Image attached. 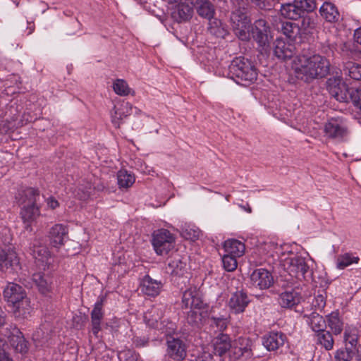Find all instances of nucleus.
Masks as SVG:
<instances>
[{
    "label": "nucleus",
    "mask_w": 361,
    "mask_h": 361,
    "mask_svg": "<svg viewBox=\"0 0 361 361\" xmlns=\"http://www.w3.org/2000/svg\"><path fill=\"white\" fill-rule=\"evenodd\" d=\"M286 336L282 332H270L263 338V345L269 351H275L282 347Z\"/></svg>",
    "instance_id": "obj_19"
},
{
    "label": "nucleus",
    "mask_w": 361,
    "mask_h": 361,
    "mask_svg": "<svg viewBox=\"0 0 361 361\" xmlns=\"http://www.w3.org/2000/svg\"><path fill=\"white\" fill-rule=\"evenodd\" d=\"M19 268L20 262L16 252L10 248H0V271L13 272Z\"/></svg>",
    "instance_id": "obj_9"
},
{
    "label": "nucleus",
    "mask_w": 361,
    "mask_h": 361,
    "mask_svg": "<svg viewBox=\"0 0 361 361\" xmlns=\"http://www.w3.org/2000/svg\"><path fill=\"white\" fill-rule=\"evenodd\" d=\"M224 247L226 253L237 257L243 256L245 250L244 243L236 239H228L226 240L224 244Z\"/></svg>",
    "instance_id": "obj_34"
},
{
    "label": "nucleus",
    "mask_w": 361,
    "mask_h": 361,
    "mask_svg": "<svg viewBox=\"0 0 361 361\" xmlns=\"http://www.w3.org/2000/svg\"><path fill=\"white\" fill-rule=\"evenodd\" d=\"M193 6L197 13L201 18L209 20L214 17L216 8L209 0H196Z\"/></svg>",
    "instance_id": "obj_23"
},
{
    "label": "nucleus",
    "mask_w": 361,
    "mask_h": 361,
    "mask_svg": "<svg viewBox=\"0 0 361 361\" xmlns=\"http://www.w3.org/2000/svg\"><path fill=\"white\" fill-rule=\"evenodd\" d=\"M200 231L198 229L185 228L182 232V235L187 240L195 241L200 237Z\"/></svg>",
    "instance_id": "obj_52"
},
{
    "label": "nucleus",
    "mask_w": 361,
    "mask_h": 361,
    "mask_svg": "<svg viewBox=\"0 0 361 361\" xmlns=\"http://www.w3.org/2000/svg\"><path fill=\"white\" fill-rule=\"evenodd\" d=\"M324 132L329 137L338 140H342L348 133L345 126L333 119L325 124Z\"/></svg>",
    "instance_id": "obj_20"
},
{
    "label": "nucleus",
    "mask_w": 361,
    "mask_h": 361,
    "mask_svg": "<svg viewBox=\"0 0 361 361\" xmlns=\"http://www.w3.org/2000/svg\"><path fill=\"white\" fill-rule=\"evenodd\" d=\"M359 261V257L354 256L350 252H346L337 257L336 267L339 269H344L352 264H357Z\"/></svg>",
    "instance_id": "obj_41"
},
{
    "label": "nucleus",
    "mask_w": 361,
    "mask_h": 361,
    "mask_svg": "<svg viewBox=\"0 0 361 361\" xmlns=\"http://www.w3.org/2000/svg\"><path fill=\"white\" fill-rule=\"evenodd\" d=\"M350 100L356 107L361 109V85L357 88H351Z\"/></svg>",
    "instance_id": "obj_51"
},
{
    "label": "nucleus",
    "mask_w": 361,
    "mask_h": 361,
    "mask_svg": "<svg viewBox=\"0 0 361 361\" xmlns=\"http://www.w3.org/2000/svg\"><path fill=\"white\" fill-rule=\"evenodd\" d=\"M152 244L158 255H167L175 247V237L169 231L160 229L154 232Z\"/></svg>",
    "instance_id": "obj_4"
},
{
    "label": "nucleus",
    "mask_w": 361,
    "mask_h": 361,
    "mask_svg": "<svg viewBox=\"0 0 361 361\" xmlns=\"http://www.w3.org/2000/svg\"><path fill=\"white\" fill-rule=\"evenodd\" d=\"M330 68L329 60L319 54L298 56L293 65L296 78L307 83L326 78L330 73Z\"/></svg>",
    "instance_id": "obj_1"
},
{
    "label": "nucleus",
    "mask_w": 361,
    "mask_h": 361,
    "mask_svg": "<svg viewBox=\"0 0 361 361\" xmlns=\"http://www.w3.org/2000/svg\"><path fill=\"white\" fill-rule=\"evenodd\" d=\"M249 27H233L234 32H235V34L242 40H245L246 39L248 38L249 37V35H248V32H249Z\"/></svg>",
    "instance_id": "obj_54"
},
{
    "label": "nucleus",
    "mask_w": 361,
    "mask_h": 361,
    "mask_svg": "<svg viewBox=\"0 0 361 361\" xmlns=\"http://www.w3.org/2000/svg\"><path fill=\"white\" fill-rule=\"evenodd\" d=\"M343 73L345 76L346 80H348V77L349 79L354 80H361V65L352 61H348L344 64Z\"/></svg>",
    "instance_id": "obj_39"
},
{
    "label": "nucleus",
    "mask_w": 361,
    "mask_h": 361,
    "mask_svg": "<svg viewBox=\"0 0 361 361\" xmlns=\"http://www.w3.org/2000/svg\"><path fill=\"white\" fill-rule=\"evenodd\" d=\"M193 361H216L214 355L209 352H203L198 355Z\"/></svg>",
    "instance_id": "obj_56"
},
{
    "label": "nucleus",
    "mask_w": 361,
    "mask_h": 361,
    "mask_svg": "<svg viewBox=\"0 0 361 361\" xmlns=\"http://www.w3.org/2000/svg\"><path fill=\"white\" fill-rule=\"evenodd\" d=\"M321 16L329 23L338 21L339 12L336 6L331 2H324L319 9Z\"/></svg>",
    "instance_id": "obj_33"
},
{
    "label": "nucleus",
    "mask_w": 361,
    "mask_h": 361,
    "mask_svg": "<svg viewBox=\"0 0 361 361\" xmlns=\"http://www.w3.org/2000/svg\"><path fill=\"white\" fill-rule=\"evenodd\" d=\"M90 190V188L88 190H86L85 191L83 190V188H79L78 191H81L82 194H80L79 192H78V196L80 200H86L88 198L90 195L91 192L89 190Z\"/></svg>",
    "instance_id": "obj_58"
},
{
    "label": "nucleus",
    "mask_w": 361,
    "mask_h": 361,
    "mask_svg": "<svg viewBox=\"0 0 361 361\" xmlns=\"http://www.w3.org/2000/svg\"><path fill=\"white\" fill-rule=\"evenodd\" d=\"M236 258L237 257L230 255V254L228 253L224 255V257H222L224 268L228 271H234L238 266Z\"/></svg>",
    "instance_id": "obj_47"
},
{
    "label": "nucleus",
    "mask_w": 361,
    "mask_h": 361,
    "mask_svg": "<svg viewBox=\"0 0 361 361\" xmlns=\"http://www.w3.org/2000/svg\"><path fill=\"white\" fill-rule=\"evenodd\" d=\"M317 342L322 345L326 350H330L334 347V340L332 334L325 329L316 333Z\"/></svg>",
    "instance_id": "obj_40"
},
{
    "label": "nucleus",
    "mask_w": 361,
    "mask_h": 361,
    "mask_svg": "<svg viewBox=\"0 0 361 361\" xmlns=\"http://www.w3.org/2000/svg\"><path fill=\"white\" fill-rule=\"evenodd\" d=\"M47 204L51 209H54L59 207V203L54 198L50 197L47 200Z\"/></svg>",
    "instance_id": "obj_60"
},
{
    "label": "nucleus",
    "mask_w": 361,
    "mask_h": 361,
    "mask_svg": "<svg viewBox=\"0 0 361 361\" xmlns=\"http://www.w3.org/2000/svg\"><path fill=\"white\" fill-rule=\"evenodd\" d=\"M302 299L299 293L291 290L281 293L279 298V302L283 308H292L300 303Z\"/></svg>",
    "instance_id": "obj_28"
},
{
    "label": "nucleus",
    "mask_w": 361,
    "mask_h": 361,
    "mask_svg": "<svg viewBox=\"0 0 361 361\" xmlns=\"http://www.w3.org/2000/svg\"><path fill=\"white\" fill-rule=\"evenodd\" d=\"M207 30L209 34L217 38H224L228 34L226 25L214 17L209 20Z\"/></svg>",
    "instance_id": "obj_29"
},
{
    "label": "nucleus",
    "mask_w": 361,
    "mask_h": 361,
    "mask_svg": "<svg viewBox=\"0 0 361 361\" xmlns=\"http://www.w3.org/2000/svg\"><path fill=\"white\" fill-rule=\"evenodd\" d=\"M251 283L261 290L267 289L274 284V277L268 270L260 268L253 271L250 275Z\"/></svg>",
    "instance_id": "obj_12"
},
{
    "label": "nucleus",
    "mask_w": 361,
    "mask_h": 361,
    "mask_svg": "<svg viewBox=\"0 0 361 361\" xmlns=\"http://www.w3.org/2000/svg\"><path fill=\"white\" fill-rule=\"evenodd\" d=\"M68 228L63 224H56L51 227L49 231V238L53 246L58 247L63 245L68 238Z\"/></svg>",
    "instance_id": "obj_25"
},
{
    "label": "nucleus",
    "mask_w": 361,
    "mask_h": 361,
    "mask_svg": "<svg viewBox=\"0 0 361 361\" xmlns=\"http://www.w3.org/2000/svg\"><path fill=\"white\" fill-rule=\"evenodd\" d=\"M251 2L261 9L269 10L271 6L267 0H250Z\"/></svg>",
    "instance_id": "obj_57"
},
{
    "label": "nucleus",
    "mask_w": 361,
    "mask_h": 361,
    "mask_svg": "<svg viewBox=\"0 0 361 361\" xmlns=\"http://www.w3.org/2000/svg\"><path fill=\"white\" fill-rule=\"evenodd\" d=\"M212 325H215L217 329L220 331H224L228 326V319L224 317H212Z\"/></svg>",
    "instance_id": "obj_53"
},
{
    "label": "nucleus",
    "mask_w": 361,
    "mask_h": 361,
    "mask_svg": "<svg viewBox=\"0 0 361 361\" xmlns=\"http://www.w3.org/2000/svg\"><path fill=\"white\" fill-rule=\"evenodd\" d=\"M118 184L120 188H128L135 183V177L126 170H120L117 174Z\"/></svg>",
    "instance_id": "obj_43"
},
{
    "label": "nucleus",
    "mask_w": 361,
    "mask_h": 361,
    "mask_svg": "<svg viewBox=\"0 0 361 361\" xmlns=\"http://www.w3.org/2000/svg\"><path fill=\"white\" fill-rule=\"evenodd\" d=\"M294 1L304 14L313 11L316 8L314 0H294Z\"/></svg>",
    "instance_id": "obj_48"
},
{
    "label": "nucleus",
    "mask_w": 361,
    "mask_h": 361,
    "mask_svg": "<svg viewBox=\"0 0 361 361\" xmlns=\"http://www.w3.org/2000/svg\"><path fill=\"white\" fill-rule=\"evenodd\" d=\"M164 310L162 306H153L144 314L145 323L151 328L158 329L159 321L164 316Z\"/></svg>",
    "instance_id": "obj_24"
},
{
    "label": "nucleus",
    "mask_w": 361,
    "mask_h": 361,
    "mask_svg": "<svg viewBox=\"0 0 361 361\" xmlns=\"http://www.w3.org/2000/svg\"><path fill=\"white\" fill-rule=\"evenodd\" d=\"M132 105L128 102H123L114 106L111 114V121L116 128H120L121 121L130 114Z\"/></svg>",
    "instance_id": "obj_21"
},
{
    "label": "nucleus",
    "mask_w": 361,
    "mask_h": 361,
    "mask_svg": "<svg viewBox=\"0 0 361 361\" xmlns=\"http://www.w3.org/2000/svg\"><path fill=\"white\" fill-rule=\"evenodd\" d=\"M147 340L145 338L135 337L133 339V343L135 345L136 347H142L144 346L147 343Z\"/></svg>",
    "instance_id": "obj_59"
},
{
    "label": "nucleus",
    "mask_w": 361,
    "mask_h": 361,
    "mask_svg": "<svg viewBox=\"0 0 361 361\" xmlns=\"http://www.w3.org/2000/svg\"><path fill=\"white\" fill-rule=\"evenodd\" d=\"M350 91L351 88H348L347 85L343 83L338 87V90L333 91L331 95L340 102H348L350 99Z\"/></svg>",
    "instance_id": "obj_44"
},
{
    "label": "nucleus",
    "mask_w": 361,
    "mask_h": 361,
    "mask_svg": "<svg viewBox=\"0 0 361 361\" xmlns=\"http://www.w3.org/2000/svg\"><path fill=\"white\" fill-rule=\"evenodd\" d=\"M105 326H106V328L110 327L112 331L116 330L117 328L119 327V324H118V321H114L113 322H106L105 323Z\"/></svg>",
    "instance_id": "obj_61"
},
{
    "label": "nucleus",
    "mask_w": 361,
    "mask_h": 361,
    "mask_svg": "<svg viewBox=\"0 0 361 361\" xmlns=\"http://www.w3.org/2000/svg\"><path fill=\"white\" fill-rule=\"evenodd\" d=\"M355 355V350L349 348V346L347 345L345 348L338 350L336 352L335 358L336 361H351Z\"/></svg>",
    "instance_id": "obj_46"
},
{
    "label": "nucleus",
    "mask_w": 361,
    "mask_h": 361,
    "mask_svg": "<svg viewBox=\"0 0 361 361\" xmlns=\"http://www.w3.org/2000/svg\"><path fill=\"white\" fill-rule=\"evenodd\" d=\"M326 293L323 290L322 293L317 294L312 302V305L317 310H322L326 305Z\"/></svg>",
    "instance_id": "obj_50"
},
{
    "label": "nucleus",
    "mask_w": 361,
    "mask_h": 361,
    "mask_svg": "<svg viewBox=\"0 0 361 361\" xmlns=\"http://www.w3.org/2000/svg\"><path fill=\"white\" fill-rule=\"evenodd\" d=\"M30 250L33 257L42 262H47L49 257L48 248L39 240H34Z\"/></svg>",
    "instance_id": "obj_31"
},
{
    "label": "nucleus",
    "mask_w": 361,
    "mask_h": 361,
    "mask_svg": "<svg viewBox=\"0 0 361 361\" xmlns=\"http://www.w3.org/2000/svg\"><path fill=\"white\" fill-rule=\"evenodd\" d=\"M250 302V299L247 293L240 290L231 294L228 305L231 312L237 314L244 312Z\"/></svg>",
    "instance_id": "obj_11"
},
{
    "label": "nucleus",
    "mask_w": 361,
    "mask_h": 361,
    "mask_svg": "<svg viewBox=\"0 0 361 361\" xmlns=\"http://www.w3.org/2000/svg\"><path fill=\"white\" fill-rule=\"evenodd\" d=\"M106 297H99L90 312L91 332L96 338H99V332L102 331V321L104 317V305Z\"/></svg>",
    "instance_id": "obj_6"
},
{
    "label": "nucleus",
    "mask_w": 361,
    "mask_h": 361,
    "mask_svg": "<svg viewBox=\"0 0 361 361\" xmlns=\"http://www.w3.org/2000/svg\"><path fill=\"white\" fill-rule=\"evenodd\" d=\"M11 307L14 317L18 319L27 318L31 312L30 301L27 297L11 305Z\"/></svg>",
    "instance_id": "obj_30"
},
{
    "label": "nucleus",
    "mask_w": 361,
    "mask_h": 361,
    "mask_svg": "<svg viewBox=\"0 0 361 361\" xmlns=\"http://www.w3.org/2000/svg\"><path fill=\"white\" fill-rule=\"evenodd\" d=\"M185 267L186 263L178 255H176L168 260L166 271L172 275L181 276L184 273Z\"/></svg>",
    "instance_id": "obj_36"
},
{
    "label": "nucleus",
    "mask_w": 361,
    "mask_h": 361,
    "mask_svg": "<svg viewBox=\"0 0 361 361\" xmlns=\"http://www.w3.org/2000/svg\"><path fill=\"white\" fill-rule=\"evenodd\" d=\"M233 9L230 16L232 27H248L250 23V20L247 16L246 8H245V3L239 0H231Z\"/></svg>",
    "instance_id": "obj_7"
},
{
    "label": "nucleus",
    "mask_w": 361,
    "mask_h": 361,
    "mask_svg": "<svg viewBox=\"0 0 361 361\" xmlns=\"http://www.w3.org/2000/svg\"><path fill=\"white\" fill-rule=\"evenodd\" d=\"M280 11L283 16L291 20H298L304 16L295 1L282 5Z\"/></svg>",
    "instance_id": "obj_38"
},
{
    "label": "nucleus",
    "mask_w": 361,
    "mask_h": 361,
    "mask_svg": "<svg viewBox=\"0 0 361 361\" xmlns=\"http://www.w3.org/2000/svg\"><path fill=\"white\" fill-rule=\"evenodd\" d=\"M4 298L11 306L27 298V294L21 286L15 283H8L4 288Z\"/></svg>",
    "instance_id": "obj_16"
},
{
    "label": "nucleus",
    "mask_w": 361,
    "mask_h": 361,
    "mask_svg": "<svg viewBox=\"0 0 361 361\" xmlns=\"http://www.w3.org/2000/svg\"><path fill=\"white\" fill-rule=\"evenodd\" d=\"M328 326L334 331V334L338 335L343 331V322L340 319L338 312H332L327 316Z\"/></svg>",
    "instance_id": "obj_42"
},
{
    "label": "nucleus",
    "mask_w": 361,
    "mask_h": 361,
    "mask_svg": "<svg viewBox=\"0 0 361 361\" xmlns=\"http://www.w3.org/2000/svg\"><path fill=\"white\" fill-rule=\"evenodd\" d=\"M354 37L355 41L361 44V27L357 29L354 33Z\"/></svg>",
    "instance_id": "obj_62"
},
{
    "label": "nucleus",
    "mask_w": 361,
    "mask_h": 361,
    "mask_svg": "<svg viewBox=\"0 0 361 361\" xmlns=\"http://www.w3.org/2000/svg\"><path fill=\"white\" fill-rule=\"evenodd\" d=\"M231 350V338L228 335L220 334L213 344V355L214 357H221L228 350Z\"/></svg>",
    "instance_id": "obj_22"
},
{
    "label": "nucleus",
    "mask_w": 361,
    "mask_h": 361,
    "mask_svg": "<svg viewBox=\"0 0 361 361\" xmlns=\"http://www.w3.org/2000/svg\"><path fill=\"white\" fill-rule=\"evenodd\" d=\"M192 4V0H179V4L171 12V18L178 23L189 20L193 15Z\"/></svg>",
    "instance_id": "obj_13"
},
{
    "label": "nucleus",
    "mask_w": 361,
    "mask_h": 361,
    "mask_svg": "<svg viewBox=\"0 0 361 361\" xmlns=\"http://www.w3.org/2000/svg\"><path fill=\"white\" fill-rule=\"evenodd\" d=\"M228 76L236 83L247 86L257 78V71L253 63L245 57L235 58L228 66Z\"/></svg>",
    "instance_id": "obj_3"
},
{
    "label": "nucleus",
    "mask_w": 361,
    "mask_h": 361,
    "mask_svg": "<svg viewBox=\"0 0 361 361\" xmlns=\"http://www.w3.org/2000/svg\"><path fill=\"white\" fill-rule=\"evenodd\" d=\"M114 92L120 96H127L130 93V89L126 80L116 79L113 84Z\"/></svg>",
    "instance_id": "obj_45"
},
{
    "label": "nucleus",
    "mask_w": 361,
    "mask_h": 361,
    "mask_svg": "<svg viewBox=\"0 0 361 361\" xmlns=\"http://www.w3.org/2000/svg\"><path fill=\"white\" fill-rule=\"evenodd\" d=\"M252 341L247 337H239L231 345L232 356L234 359L242 357H250L252 355Z\"/></svg>",
    "instance_id": "obj_14"
},
{
    "label": "nucleus",
    "mask_w": 361,
    "mask_h": 361,
    "mask_svg": "<svg viewBox=\"0 0 361 361\" xmlns=\"http://www.w3.org/2000/svg\"><path fill=\"white\" fill-rule=\"evenodd\" d=\"M345 346L348 345L349 346V348H352L355 350V352L357 351V339L356 336H350L348 335L346 333H345Z\"/></svg>",
    "instance_id": "obj_55"
},
{
    "label": "nucleus",
    "mask_w": 361,
    "mask_h": 361,
    "mask_svg": "<svg viewBox=\"0 0 361 361\" xmlns=\"http://www.w3.org/2000/svg\"><path fill=\"white\" fill-rule=\"evenodd\" d=\"M11 345L16 352L25 353L28 350L27 341L24 338L23 333L17 328H14L11 334L8 336Z\"/></svg>",
    "instance_id": "obj_27"
},
{
    "label": "nucleus",
    "mask_w": 361,
    "mask_h": 361,
    "mask_svg": "<svg viewBox=\"0 0 361 361\" xmlns=\"http://www.w3.org/2000/svg\"><path fill=\"white\" fill-rule=\"evenodd\" d=\"M162 288L160 281L154 280L149 275H146L142 279L140 288L141 292L147 296L155 297L158 295Z\"/></svg>",
    "instance_id": "obj_18"
},
{
    "label": "nucleus",
    "mask_w": 361,
    "mask_h": 361,
    "mask_svg": "<svg viewBox=\"0 0 361 361\" xmlns=\"http://www.w3.org/2000/svg\"><path fill=\"white\" fill-rule=\"evenodd\" d=\"M21 204H39L41 198L40 192L35 188H27L20 193Z\"/></svg>",
    "instance_id": "obj_35"
},
{
    "label": "nucleus",
    "mask_w": 361,
    "mask_h": 361,
    "mask_svg": "<svg viewBox=\"0 0 361 361\" xmlns=\"http://www.w3.org/2000/svg\"><path fill=\"white\" fill-rule=\"evenodd\" d=\"M278 30H280L290 40H295L300 35V28L295 23L281 22L278 25Z\"/></svg>",
    "instance_id": "obj_37"
},
{
    "label": "nucleus",
    "mask_w": 361,
    "mask_h": 361,
    "mask_svg": "<svg viewBox=\"0 0 361 361\" xmlns=\"http://www.w3.org/2000/svg\"><path fill=\"white\" fill-rule=\"evenodd\" d=\"M0 361H13L11 359H10L7 355L3 356L0 358Z\"/></svg>",
    "instance_id": "obj_64"
},
{
    "label": "nucleus",
    "mask_w": 361,
    "mask_h": 361,
    "mask_svg": "<svg viewBox=\"0 0 361 361\" xmlns=\"http://www.w3.org/2000/svg\"><path fill=\"white\" fill-rule=\"evenodd\" d=\"M284 267L290 276L298 280L305 279L306 274L310 271L305 259L300 256L287 259Z\"/></svg>",
    "instance_id": "obj_5"
},
{
    "label": "nucleus",
    "mask_w": 361,
    "mask_h": 361,
    "mask_svg": "<svg viewBox=\"0 0 361 361\" xmlns=\"http://www.w3.org/2000/svg\"><path fill=\"white\" fill-rule=\"evenodd\" d=\"M183 307H190L187 321L192 326L200 327L209 317V305L204 302L200 291L195 288L187 289L183 294Z\"/></svg>",
    "instance_id": "obj_2"
},
{
    "label": "nucleus",
    "mask_w": 361,
    "mask_h": 361,
    "mask_svg": "<svg viewBox=\"0 0 361 361\" xmlns=\"http://www.w3.org/2000/svg\"><path fill=\"white\" fill-rule=\"evenodd\" d=\"M295 53V46L291 43L286 42L281 39H277L274 43V54L279 60L290 59Z\"/></svg>",
    "instance_id": "obj_15"
},
{
    "label": "nucleus",
    "mask_w": 361,
    "mask_h": 361,
    "mask_svg": "<svg viewBox=\"0 0 361 361\" xmlns=\"http://www.w3.org/2000/svg\"><path fill=\"white\" fill-rule=\"evenodd\" d=\"M167 355L176 361L183 360L187 355L185 343L178 338L170 337L167 340Z\"/></svg>",
    "instance_id": "obj_10"
},
{
    "label": "nucleus",
    "mask_w": 361,
    "mask_h": 361,
    "mask_svg": "<svg viewBox=\"0 0 361 361\" xmlns=\"http://www.w3.org/2000/svg\"><path fill=\"white\" fill-rule=\"evenodd\" d=\"M32 280L42 294L47 295L51 291L53 279L49 274L41 272L36 273L33 274Z\"/></svg>",
    "instance_id": "obj_26"
},
{
    "label": "nucleus",
    "mask_w": 361,
    "mask_h": 361,
    "mask_svg": "<svg viewBox=\"0 0 361 361\" xmlns=\"http://www.w3.org/2000/svg\"><path fill=\"white\" fill-rule=\"evenodd\" d=\"M342 79L341 77L336 76L329 78L326 81V87L330 94L333 93V91L338 90V87L342 85Z\"/></svg>",
    "instance_id": "obj_49"
},
{
    "label": "nucleus",
    "mask_w": 361,
    "mask_h": 361,
    "mask_svg": "<svg viewBox=\"0 0 361 361\" xmlns=\"http://www.w3.org/2000/svg\"><path fill=\"white\" fill-rule=\"evenodd\" d=\"M269 27L264 19L257 20L252 27V35L263 50L266 51L269 46Z\"/></svg>",
    "instance_id": "obj_8"
},
{
    "label": "nucleus",
    "mask_w": 361,
    "mask_h": 361,
    "mask_svg": "<svg viewBox=\"0 0 361 361\" xmlns=\"http://www.w3.org/2000/svg\"><path fill=\"white\" fill-rule=\"evenodd\" d=\"M303 318L305 319L306 322L315 333L325 329L326 326V321L323 317L316 312H312L310 314H305Z\"/></svg>",
    "instance_id": "obj_32"
},
{
    "label": "nucleus",
    "mask_w": 361,
    "mask_h": 361,
    "mask_svg": "<svg viewBox=\"0 0 361 361\" xmlns=\"http://www.w3.org/2000/svg\"><path fill=\"white\" fill-rule=\"evenodd\" d=\"M355 353H357L356 360L357 361H361V346H359L357 348V351Z\"/></svg>",
    "instance_id": "obj_63"
},
{
    "label": "nucleus",
    "mask_w": 361,
    "mask_h": 361,
    "mask_svg": "<svg viewBox=\"0 0 361 361\" xmlns=\"http://www.w3.org/2000/svg\"><path fill=\"white\" fill-rule=\"evenodd\" d=\"M20 216L25 224L26 230H31V224L40 216V207L39 204H22Z\"/></svg>",
    "instance_id": "obj_17"
}]
</instances>
